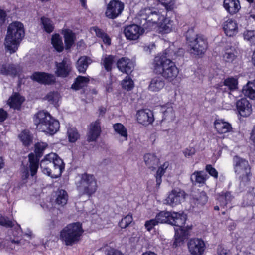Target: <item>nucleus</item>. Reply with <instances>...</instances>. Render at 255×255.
Masks as SVG:
<instances>
[{"instance_id":"obj_12","label":"nucleus","mask_w":255,"mask_h":255,"mask_svg":"<svg viewBox=\"0 0 255 255\" xmlns=\"http://www.w3.org/2000/svg\"><path fill=\"white\" fill-rule=\"evenodd\" d=\"M124 4L119 0H112L107 5L105 15L109 19H114L121 15L124 8Z\"/></svg>"},{"instance_id":"obj_7","label":"nucleus","mask_w":255,"mask_h":255,"mask_svg":"<svg viewBox=\"0 0 255 255\" xmlns=\"http://www.w3.org/2000/svg\"><path fill=\"white\" fill-rule=\"evenodd\" d=\"M186 40L191 54L201 56L206 51L207 39L203 35L197 34L193 28H190L186 32Z\"/></svg>"},{"instance_id":"obj_15","label":"nucleus","mask_w":255,"mask_h":255,"mask_svg":"<svg viewBox=\"0 0 255 255\" xmlns=\"http://www.w3.org/2000/svg\"><path fill=\"white\" fill-rule=\"evenodd\" d=\"M55 73L57 77L66 78L69 76L72 70L71 62L68 58H64L60 62H55Z\"/></svg>"},{"instance_id":"obj_44","label":"nucleus","mask_w":255,"mask_h":255,"mask_svg":"<svg viewBox=\"0 0 255 255\" xmlns=\"http://www.w3.org/2000/svg\"><path fill=\"white\" fill-rule=\"evenodd\" d=\"M244 40L250 45H255V30H247L243 33Z\"/></svg>"},{"instance_id":"obj_55","label":"nucleus","mask_w":255,"mask_h":255,"mask_svg":"<svg viewBox=\"0 0 255 255\" xmlns=\"http://www.w3.org/2000/svg\"><path fill=\"white\" fill-rule=\"evenodd\" d=\"M159 223L155 218L146 221L145 223V227L148 231H150L154 227L158 225Z\"/></svg>"},{"instance_id":"obj_18","label":"nucleus","mask_w":255,"mask_h":255,"mask_svg":"<svg viewBox=\"0 0 255 255\" xmlns=\"http://www.w3.org/2000/svg\"><path fill=\"white\" fill-rule=\"evenodd\" d=\"M236 106L238 113L242 117H248L252 113V104L246 98L237 100Z\"/></svg>"},{"instance_id":"obj_56","label":"nucleus","mask_w":255,"mask_h":255,"mask_svg":"<svg viewBox=\"0 0 255 255\" xmlns=\"http://www.w3.org/2000/svg\"><path fill=\"white\" fill-rule=\"evenodd\" d=\"M206 171L212 176L215 178H217L218 173L215 168H213L210 164H208L206 166Z\"/></svg>"},{"instance_id":"obj_13","label":"nucleus","mask_w":255,"mask_h":255,"mask_svg":"<svg viewBox=\"0 0 255 255\" xmlns=\"http://www.w3.org/2000/svg\"><path fill=\"white\" fill-rule=\"evenodd\" d=\"M189 253L192 255H202L206 248L204 241L198 238L190 239L187 243Z\"/></svg>"},{"instance_id":"obj_28","label":"nucleus","mask_w":255,"mask_h":255,"mask_svg":"<svg viewBox=\"0 0 255 255\" xmlns=\"http://www.w3.org/2000/svg\"><path fill=\"white\" fill-rule=\"evenodd\" d=\"M215 128L219 134H224L231 131L232 129L231 125L222 120H216L214 122Z\"/></svg>"},{"instance_id":"obj_60","label":"nucleus","mask_w":255,"mask_h":255,"mask_svg":"<svg viewBox=\"0 0 255 255\" xmlns=\"http://www.w3.org/2000/svg\"><path fill=\"white\" fill-rule=\"evenodd\" d=\"M218 255H230L229 251L224 248L222 246H219L217 249Z\"/></svg>"},{"instance_id":"obj_63","label":"nucleus","mask_w":255,"mask_h":255,"mask_svg":"<svg viewBox=\"0 0 255 255\" xmlns=\"http://www.w3.org/2000/svg\"><path fill=\"white\" fill-rule=\"evenodd\" d=\"M94 30L95 32L96 36L99 38H101L106 34V33H105L102 29L97 27H94Z\"/></svg>"},{"instance_id":"obj_58","label":"nucleus","mask_w":255,"mask_h":255,"mask_svg":"<svg viewBox=\"0 0 255 255\" xmlns=\"http://www.w3.org/2000/svg\"><path fill=\"white\" fill-rule=\"evenodd\" d=\"M195 152L196 150L195 148L192 147L186 148L183 151V153L186 157H189L190 156L194 155Z\"/></svg>"},{"instance_id":"obj_29","label":"nucleus","mask_w":255,"mask_h":255,"mask_svg":"<svg viewBox=\"0 0 255 255\" xmlns=\"http://www.w3.org/2000/svg\"><path fill=\"white\" fill-rule=\"evenodd\" d=\"M165 85V81L161 77L156 76L153 78L148 86V89L152 92H158Z\"/></svg>"},{"instance_id":"obj_54","label":"nucleus","mask_w":255,"mask_h":255,"mask_svg":"<svg viewBox=\"0 0 255 255\" xmlns=\"http://www.w3.org/2000/svg\"><path fill=\"white\" fill-rule=\"evenodd\" d=\"M132 221L133 218L132 215L128 214L122 219L121 221L119 223V225L121 228H126L128 227Z\"/></svg>"},{"instance_id":"obj_1","label":"nucleus","mask_w":255,"mask_h":255,"mask_svg":"<svg viewBox=\"0 0 255 255\" xmlns=\"http://www.w3.org/2000/svg\"><path fill=\"white\" fill-rule=\"evenodd\" d=\"M42 172L52 178H57L61 175L65 168V164L57 154L51 153L47 154L40 162Z\"/></svg>"},{"instance_id":"obj_4","label":"nucleus","mask_w":255,"mask_h":255,"mask_svg":"<svg viewBox=\"0 0 255 255\" xmlns=\"http://www.w3.org/2000/svg\"><path fill=\"white\" fill-rule=\"evenodd\" d=\"M152 66L154 73L161 75L170 81L173 80L179 73L178 69L175 63L164 57H155Z\"/></svg>"},{"instance_id":"obj_22","label":"nucleus","mask_w":255,"mask_h":255,"mask_svg":"<svg viewBox=\"0 0 255 255\" xmlns=\"http://www.w3.org/2000/svg\"><path fill=\"white\" fill-rule=\"evenodd\" d=\"M222 27L225 34L229 37L233 36L238 31L237 23L232 19H228L224 21Z\"/></svg>"},{"instance_id":"obj_14","label":"nucleus","mask_w":255,"mask_h":255,"mask_svg":"<svg viewBox=\"0 0 255 255\" xmlns=\"http://www.w3.org/2000/svg\"><path fill=\"white\" fill-rule=\"evenodd\" d=\"M146 29H143L140 25L131 24L124 28V33L127 39L136 40L143 33Z\"/></svg>"},{"instance_id":"obj_9","label":"nucleus","mask_w":255,"mask_h":255,"mask_svg":"<svg viewBox=\"0 0 255 255\" xmlns=\"http://www.w3.org/2000/svg\"><path fill=\"white\" fill-rule=\"evenodd\" d=\"M77 189L81 196L87 195L89 197H91L97 189V181L94 175L87 173L82 174Z\"/></svg>"},{"instance_id":"obj_35","label":"nucleus","mask_w":255,"mask_h":255,"mask_svg":"<svg viewBox=\"0 0 255 255\" xmlns=\"http://www.w3.org/2000/svg\"><path fill=\"white\" fill-rule=\"evenodd\" d=\"M116 56L112 55H106L102 59L101 65L103 66L105 70L107 72H110L112 69V65L115 60Z\"/></svg>"},{"instance_id":"obj_50","label":"nucleus","mask_w":255,"mask_h":255,"mask_svg":"<svg viewBox=\"0 0 255 255\" xmlns=\"http://www.w3.org/2000/svg\"><path fill=\"white\" fill-rule=\"evenodd\" d=\"M122 86L124 89L127 91H130L134 87V82L132 79L128 75H127L122 81Z\"/></svg>"},{"instance_id":"obj_32","label":"nucleus","mask_w":255,"mask_h":255,"mask_svg":"<svg viewBox=\"0 0 255 255\" xmlns=\"http://www.w3.org/2000/svg\"><path fill=\"white\" fill-rule=\"evenodd\" d=\"M207 175L203 171H195L191 176L190 179L193 184H204L207 179Z\"/></svg>"},{"instance_id":"obj_17","label":"nucleus","mask_w":255,"mask_h":255,"mask_svg":"<svg viewBox=\"0 0 255 255\" xmlns=\"http://www.w3.org/2000/svg\"><path fill=\"white\" fill-rule=\"evenodd\" d=\"M31 78L33 81L44 85H51L55 82V78L53 74L45 72H35Z\"/></svg>"},{"instance_id":"obj_21","label":"nucleus","mask_w":255,"mask_h":255,"mask_svg":"<svg viewBox=\"0 0 255 255\" xmlns=\"http://www.w3.org/2000/svg\"><path fill=\"white\" fill-rule=\"evenodd\" d=\"M20 71V66L13 64H3L0 65V73L14 77Z\"/></svg>"},{"instance_id":"obj_3","label":"nucleus","mask_w":255,"mask_h":255,"mask_svg":"<svg viewBox=\"0 0 255 255\" xmlns=\"http://www.w3.org/2000/svg\"><path fill=\"white\" fill-rule=\"evenodd\" d=\"M33 122L37 129L50 135L55 134L60 127L59 121L44 111H40L36 113L33 117Z\"/></svg>"},{"instance_id":"obj_43","label":"nucleus","mask_w":255,"mask_h":255,"mask_svg":"<svg viewBox=\"0 0 255 255\" xmlns=\"http://www.w3.org/2000/svg\"><path fill=\"white\" fill-rule=\"evenodd\" d=\"M169 162H165L158 169L156 174V185L159 186L162 182V177L165 172L166 169L169 166Z\"/></svg>"},{"instance_id":"obj_11","label":"nucleus","mask_w":255,"mask_h":255,"mask_svg":"<svg viewBox=\"0 0 255 255\" xmlns=\"http://www.w3.org/2000/svg\"><path fill=\"white\" fill-rule=\"evenodd\" d=\"M48 145L45 142H38L35 144L34 152L35 154L31 153L28 155L29 168L31 176H35L39 167L40 158L43 155V152L47 147Z\"/></svg>"},{"instance_id":"obj_2","label":"nucleus","mask_w":255,"mask_h":255,"mask_svg":"<svg viewBox=\"0 0 255 255\" xmlns=\"http://www.w3.org/2000/svg\"><path fill=\"white\" fill-rule=\"evenodd\" d=\"M25 35L23 24L20 22H13L8 27L4 45L10 53L18 49V46Z\"/></svg>"},{"instance_id":"obj_33","label":"nucleus","mask_w":255,"mask_h":255,"mask_svg":"<svg viewBox=\"0 0 255 255\" xmlns=\"http://www.w3.org/2000/svg\"><path fill=\"white\" fill-rule=\"evenodd\" d=\"M63 36L65 44L66 49H69L74 43L75 40V34L72 30L65 29L63 31Z\"/></svg>"},{"instance_id":"obj_39","label":"nucleus","mask_w":255,"mask_h":255,"mask_svg":"<svg viewBox=\"0 0 255 255\" xmlns=\"http://www.w3.org/2000/svg\"><path fill=\"white\" fill-rule=\"evenodd\" d=\"M238 82L237 78L233 77H228L224 81L223 86H226L230 91H234L238 89Z\"/></svg>"},{"instance_id":"obj_64","label":"nucleus","mask_w":255,"mask_h":255,"mask_svg":"<svg viewBox=\"0 0 255 255\" xmlns=\"http://www.w3.org/2000/svg\"><path fill=\"white\" fill-rule=\"evenodd\" d=\"M7 117V113L3 109H0V122H3Z\"/></svg>"},{"instance_id":"obj_62","label":"nucleus","mask_w":255,"mask_h":255,"mask_svg":"<svg viewBox=\"0 0 255 255\" xmlns=\"http://www.w3.org/2000/svg\"><path fill=\"white\" fill-rule=\"evenodd\" d=\"M7 14L5 11L0 9V24L1 25L4 23Z\"/></svg>"},{"instance_id":"obj_10","label":"nucleus","mask_w":255,"mask_h":255,"mask_svg":"<svg viewBox=\"0 0 255 255\" xmlns=\"http://www.w3.org/2000/svg\"><path fill=\"white\" fill-rule=\"evenodd\" d=\"M233 166L235 174L239 175L242 181L247 182L251 176V167L248 161L238 155L233 158Z\"/></svg>"},{"instance_id":"obj_47","label":"nucleus","mask_w":255,"mask_h":255,"mask_svg":"<svg viewBox=\"0 0 255 255\" xmlns=\"http://www.w3.org/2000/svg\"><path fill=\"white\" fill-rule=\"evenodd\" d=\"M156 57H164L172 60L176 58L177 53L172 47H169L166 49L162 53L158 54Z\"/></svg>"},{"instance_id":"obj_41","label":"nucleus","mask_w":255,"mask_h":255,"mask_svg":"<svg viewBox=\"0 0 255 255\" xmlns=\"http://www.w3.org/2000/svg\"><path fill=\"white\" fill-rule=\"evenodd\" d=\"M235 50L234 48L226 47L223 54V60L227 62H232L236 58Z\"/></svg>"},{"instance_id":"obj_59","label":"nucleus","mask_w":255,"mask_h":255,"mask_svg":"<svg viewBox=\"0 0 255 255\" xmlns=\"http://www.w3.org/2000/svg\"><path fill=\"white\" fill-rule=\"evenodd\" d=\"M219 199L221 200H225L227 203L230 202L232 199V196L230 192H226L219 196Z\"/></svg>"},{"instance_id":"obj_48","label":"nucleus","mask_w":255,"mask_h":255,"mask_svg":"<svg viewBox=\"0 0 255 255\" xmlns=\"http://www.w3.org/2000/svg\"><path fill=\"white\" fill-rule=\"evenodd\" d=\"M160 4L162 5L167 12H172L176 7L175 0H160Z\"/></svg>"},{"instance_id":"obj_20","label":"nucleus","mask_w":255,"mask_h":255,"mask_svg":"<svg viewBox=\"0 0 255 255\" xmlns=\"http://www.w3.org/2000/svg\"><path fill=\"white\" fill-rule=\"evenodd\" d=\"M117 67L123 73L128 74L133 70L134 65L130 59L122 57L117 61Z\"/></svg>"},{"instance_id":"obj_8","label":"nucleus","mask_w":255,"mask_h":255,"mask_svg":"<svg viewBox=\"0 0 255 255\" xmlns=\"http://www.w3.org/2000/svg\"><path fill=\"white\" fill-rule=\"evenodd\" d=\"M82 225L79 222L70 224L61 231V239L67 246H71L78 242L83 233Z\"/></svg>"},{"instance_id":"obj_45","label":"nucleus","mask_w":255,"mask_h":255,"mask_svg":"<svg viewBox=\"0 0 255 255\" xmlns=\"http://www.w3.org/2000/svg\"><path fill=\"white\" fill-rule=\"evenodd\" d=\"M113 128L115 131L123 137L125 140H128L127 130L123 124L116 123L113 125Z\"/></svg>"},{"instance_id":"obj_51","label":"nucleus","mask_w":255,"mask_h":255,"mask_svg":"<svg viewBox=\"0 0 255 255\" xmlns=\"http://www.w3.org/2000/svg\"><path fill=\"white\" fill-rule=\"evenodd\" d=\"M15 223H16V221L10 220L8 217L0 214V225L9 228L12 227Z\"/></svg>"},{"instance_id":"obj_24","label":"nucleus","mask_w":255,"mask_h":255,"mask_svg":"<svg viewBox=\"0 0 255 255\" xmlns=\"http://www.w3.org/2000/svg\"><path fill=\"white\" fill-rule=\"evenodd\" d=\"M223 6L231 15L237 13L241 8L240 2L238 0H224Z\"/></svg>"},{"instance_id":"obj_34","label":"nucleus","mask_w":255,"mask_h":255,"mask_svg":"<svg viewBox=\"0 0 255 255\" xmlns=\"http://www.w3.org/2000/svg\"><path fill=\"white\" fill-rule=\"evenodd\" d=\"M18 138L23 145L26 147H28L33 141V135L27 129L22 130L18 135Z\"/></svg>"},{"instance_id":"obj_53","label":"nucleus","mask_w":255,"mask_h":255,"mask_svg":"<svg viewBox=\"0 0 255 255\" xmlns=\"http://www.w3.org/2000/svg\"><path fill=\"white\" fill-rule=\"evenodd\" d=\"M67 134L69 140L70 142H75L79 137V134L77 130L74 128H71L68 129Z\"/></svg>"},{"instance_id":"obj_61","label":"nucleus","mask_w":255,"mask_h":255,"mask_svg":"<svg viewBox=\"0 0 255 255\" xmlns=\"http://www.w3.org/2000/svg\"><path fill=\"white\" fill-rule=\"evenodd\" d=\"M106 255H122V253L116 249L110 248L107 250Z\"/></svg>"},{"instance_id":"obj_5","label":"nucleus","mask_w":255,"mask_h":255,"mask_svg":"<svg viewBox=\"0 0 255 255\" xmlns=\"http://www.w3.org/2000/svg\"><path fill=\"white\" fill-rule=\"evenodd\" d=\"M164 16L156 9L147 7L141 9L136 17L137 23L147 31L150 30L154 24H159Z\"/></svg>"},{"instance_id":"obj_46","label":"nucleus","mask_w":255,"mask_h":255,"mask_svg":"<svg viewBox=\"0 0 255 255\" xmlns=\"http://www.w3.org/2000/svg\"><path fill=\"white\" fill-rule=\"evenodd\" d=\"M51 42L56 51L59 52L63 51L64 47L62 40L58 34H55V35L52 36Z\"/></svg>"},{"instance_id":"obj_6","label":"nucleus","mask_w":255,"mask_h":255,"mask_svg":"<svg viewBox=\"0 0 255 255\" xmlns=\"http://www.w3.org/2000/svg\"><path fill=\"white\" fill-rule=\"evenodd\" d=\"M186 219V214L183 213L172 212L170 224L177 227L174 228L175 236L173 243V247L174 248L181 246L188 236L189 230L191 228L184 227Z\"/></svg>"},{"instance_id":"obj_49","label":"nucleus","mask_w":255,"mask_h":255,"mask_svg":"<svg viewBox=\"0 0 255 255\" xmlns=\"http://www.w3.org/2000/svg\"><path fill=\"white\" fill-rule=\"evenodd\" d=\"M41 21L43 25V27L44 30L48 33H50L54 29L53 24L52 21L48 18L45 17H42L41 18Z\"/></svg>"},{"instance_id":"obj_38","label":"nucleus","mask_w":255,"mask_h":255,"mask_svg":"<svg viewBox=\"0 0 255 255\" xmlns=\"http://www.w3.org/2000/svg\"><path fill=\"white\" fill-rule=\"evenodd\" d=\"M89 82V79L88 78L82 76H78L75 79L74 83L71 86V88L75 90H79L85 86Z\"/></svg>"},{"instance_id":"obj_30","label":"nucleus","mask_w":255,"mask_h":255,"mask_svg":"<svg viewBox=\"0 0 255 255\" xmlns=\"http://www.w3.org/2000/svg\"><path fill=\"white\" fill-rule=\"evenodd\" d=\"M92 60L88 57L83 56L80 57L76 63V68L80 73H85Z\"/></svg>"},{"instance_id":"obj_25","label":"nucleus","mask_w":255,"mask_h":255,"mask_svg":"<svg viewBox=\"0 0 255 255\" xmlns=\"http://www.w3.org/2000/svg\"><path fill=\"white\" fill-rule=\"evenodd\" d=\"M163 113L162 119L161 121V124L167 122L169 123L174 120L175 115L173 107L171 104H168L162 107Z\"/></svg>"},{"instance_id":"obj_36","label":"nucleus","mask_w":255,"mask_h":255,"mask_svg":"<svg viewBox=\"0 0 255 255\" xmlns=\"http://www.w3.org/2000/svg\"><path fill=\"white\" fill-rule=\"evenodd\" d=\"M23 101V97L19 94L15 93L9 99L8 102L10 107L14 109H19Z\"/></svg>"},{"instance_id":"obj_19","label":"nucleus","mask_w":255,"mask_h":255,"mask_svg":"<svg viewBox=\"0 0 255 255\" xmlns=\"http://www.w3.org/2000/svg\"><path fill=\"white\" fill-rule=\"evenodd\" d=\"M136 118L138 122L143 125H148L154 121L153 114L148 109H142L137 111Z\"/></svg>"},{"instance_id":"obj_23","label":"nucleus","mask_w":255,"mask_h":255,"mask_svg":"<svg viewBox=\"0 0 255 255\" xmlns=\"http://www.w3.org/2000/svg\"><path fill=\"white\" fill-rule=\"evenodd\" d=\"M101 133L100 121L97 120L90 124L89 131L88 134L87 140L89 142L95 141Z\"/></svg>"},{"instance_id":"obj_40","label":"nucleus","mask_w":255,"mask_h":255,"mask_svg":"<svg viewBox=\"0 0 255 255\" xmlns=\"http://www.w3.org/2000/svg\"><path fill=\"white\" fill-rule=\"evenodd\" d=\"M173 21L171 20L170 18L164 17V19H162L161 23H159L158 25L165 33H169L173 28Z\"/></svg>"},{"instance_id":"obj_52","label":"nucleus","mask_w":255,"mask_h":255,"mask_svg":"<svg viewBox=\"0 0 255 255\" xmlns=\"http://www.w3.org/2000/svg\"><path fill=\"white\" fill-rule=\"evenodd\" d=\"M46 99L55 106L59 101V94L58 92H51L46 95Z\"/></svg>"},{"instance_id":"obj_57","label":"nucleus","mask_w":255,"mask_h":255,"mask_svg":"<svg viewBox=\"0 0 255 255\" xmlns=\"http://www.w3.org/2000/svg\"><path fill=\"white\" fill-rule=\"evenodd\" d=\"M29 168L27 166H24L22 168L21 178L23 181L26 180L29 176Z\"/></svg>"},{"instance_id":"obj_26","label":"nucleus","mask_w":255,"mask_h":255,"mask_svg":"<svg viewBox=\"0 0 255 255\" xmlns=\"http://www.w3.org/2000/svg\"><path fill=\"white\" fill-rule=\"evenodd\" d=\"M53 199L54 200L56 204L63 206L66 204L68 195L67 192L63 189H58L53 194Z\"/></svg>"},{"instance_id":"obj_16","label":"nucleus","mask_w":255,"mask_h":255,"mask_svg":"<svg viewBox=\"0 0 255 255\" xmlns=\"http://www.w3.org/2000/svg\"><path fill=\"white\" fill-rule=\"evenodd\" d=\"M186 196L185 192L179 189H174L169 194L168 197L165 199V204L172 207L181 203Z\"/></svg>"},{"instance_id":"obj_27","label":"nucleus","mask_w":255,"mask_h":255,"mask_svg":"<svg viewBox=\"0 0 255 255\" xmlns=\"http://www.w3.org/2000/svg\"><path fill=\"white\" fill-rule=\"evenodd\" d=\"M144 160L148 168L153 171L158 167L159 159L154 153H147L144 155Z\"/></svg>"},{"instance_id":"obj_37","label":"nucleus","mask_w":255,"mask_h":255,"mask_svg":"<svg viewBox=\"0 0 255 255\" xmlns=\"http://www.w3.org/2000/svg\"><path fill=\"white\" fill-rule=\"evenodd\" d=\"M172 214V212L161 211L156 215L155 218L159 223H168L170 224Z\"/></svg>"},{"instance_id":"obj_31","label":"nucleus","mask_w":255,"mask_h":255,"mask_svg":"<svg viewBox=\"0 0 255 255\" xmlns=\"http://www.w3.org/2000/svg\"><path fill=\"white\" fill-rule=\"evenodd\" d=\"M244 95L251 99H255V81H249L242 89Z\"/></svg>"},{"instance_id":"obj_42","label":"nucleus","mask_w":255,"mask_h":255,"mask_svg":"<svg viewBox=\"0 0 255 255\" xmlns=\"http://www.w3.org/2000/svg\"><path fill=\"white\" fill-rule=\"evenodd\" d=\"M192 200L193 202L197 206H202L205 205L207 202L208 196L205 192L202 191L200 192L197 195H196L195 197H194Z\"/></svg>"}]
</instances>
